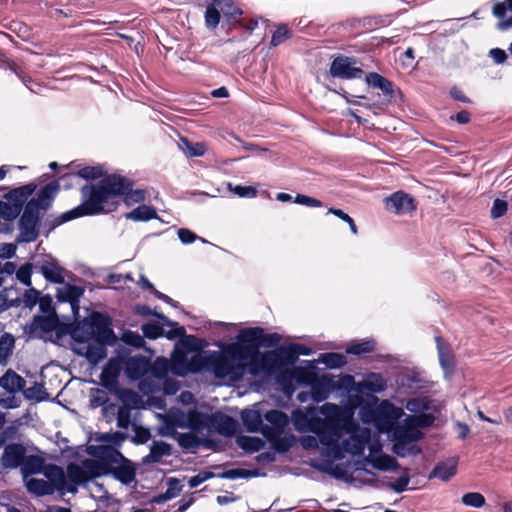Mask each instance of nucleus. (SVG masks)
<instances>
[{
	"instance_id": "nucleus-1",
	"label": "nucleus",
	"mask_w": 512,
	"mask_h": 512,
	"mask_svg": "<svg viewBox=\"0 0 512 512\" xmlns=\"http://www.w3.org/2000/svg\"><path fill=\"white\" fill-rule=\"evenodd\" d=\"M133 183L124 176L111 174L102 178L97 184H86L81 189L82 203L61 214L54 220V227L67 221L83 217L98 215L114 211L117 202L112 199L118 196L124 197L127 206L141 203L146 198L142 189H132Z\"/></svg>"
},
{
	"instance_id": "nucleus-2",
	"label": "nucleus",
	"mask_w": 512,
	"mask_h": 512,
	"mask_svg": "<svg viewBox=\"0 0 512 512\" xmlns=\"http://www.w3.org/2000/svg\"><path fill=\"white\" fill-rule=\"evenodd\" d=\"M320 412L326 418L312 417L308 421V429L319 437L321 443H329L338 436L340 430L352 431L356 423L344 415L342 408L333 403H325Z\"/></svg>"
},
{
	"instance_id": "nucleus-3",
	"label": "nucleus",
	"mask_w": 512,
	"mask_h": 512,
	"mask_svg": "<svg viewBox=\"0 0 512 512\" xmlns=\"http://www.w3.org/2000/svg\"><path fill=\"white\" fill-rule=\"evenodd\" d=\"M367 437L359 433V426L352 431L340 430L338 436L329 443H321L326 448V455L335 460L344 458L345 453L360 455L365 449Z\"/></svg>"
},
{
	"instance_id": "nucleus-4",
	"label": "nucleus",
	"mask_w": 512,
	"mask_h": 512,
	"mask_svg": "<svg viewBox=\"0 0 512 512\" xmlns=\"http://www.w3.org/2000/svg\"><path fill=\"white\" fill-rule=\"evenodd\" d=\"M296 356L292 344L280 346L262 354L260 359H252L249 364L250 373L258 374L260 371L272 374L284 366L293 365Z\"/></svg>"
},
{
	"instance_id": "nucleus-5",
	"label": "nucleus",
	"mask_w": 512,
	"mask_h": 512,
	"mask_svg": "<svg viewBox=\"0 0 512 512\" xmlns=\"http://www.w3.org/2000/svg\"><path fill=\"white\" fill-rule=\"evenodd\" d=\"M393 447L392 451L399 457H406L408 455H417L421 453V448L417 442L423 438V433L419 429H415L407 418L403 423L397 425L393 432Z\"/></svg>"
},
{
	"instance_id": "nucleus-6",
	"label": "nucleus",
	"mask_w": 512,
	"mask_h": 512,
	"mask_svg": "<svg viewBox=\"0 0 512 512\" xmlns=\"http://www.w3.org/2000/svg\"><path fill=\"white\" fill-rule=\"evenodd\" d=\"M245 365L235 362L225 352L210 351L209 372L216 378L238 379L242 376Z\"/></svg>"
},
{
	"instance_id": "nucleus-7",
	"label": "nucleus",
	"mask_w": 512,
	"mask_h": 512,
	"mask_svg": "<svg viewBox=\"0 0 512 512\" xmlns=\"http://www.w3.org/2000/svg\"><path fill=\"white\" fill-rule=\"evenodd\" d=\"M97 464L94 460L86 459L82 461V465L76 463L68 464L67 471V486H72L77 489L78 485L85 484L95 476H97Z\"/></svg>"
},
{
	"instance_id": "nucleus-8",
	"label": "nucleus",
	"mask_w": 512,
	"mask_h": 512,
	"mask_svg": "<svg viewBox=\"0 0 512 512\" xmlns=\"http://www.w3.org/2000/svg\"><path fill=\"white\" fill-rule=\"evenodd\" d=\"M87 320L94 342L114 343L115 334L110 327L111 320L107 315L100 312H93Z\"/></svg>"
},
{
	"instance_id": "nucleus-9",
	"label": "nucleus",
	"mask_w": 512,
	"mask_h": 512,
	"mask_svg": "<svg viewBox=\"0 0 512 512\" xmlns=\"http://www.w3.org/2000/svg\"><path fill=\"white\" fill-rule=\"evenodd\" d=\"M357 60L354 57L339 55L335 57L330 65L329 72L331 76L339 79H357L361 78L364 71L356 67Z\"/></svg>"
},
{
	"instance_id": "nucleus-10",
	"label": "nucleus",
	"mask_w": 512,
	"mask_h": 512,
	"mask_svg": "<svg viewBox=\"0 0 512 512\" xmlns=\"http://www.w3.org/2000/svg\"><path fill=\"white\" fill-rule=\"evenodd\" d=\"M39 214L32 211L30 207H24L23 213L19 220V235L16 239L17 243H30L35 241L39 236L38 231Z\"/></svg>"
},
{
	"instance_id": "nucleus-11",
	"label": "nucleus",
	"mask_w": 512,
	"mask_h": 512,
	"mask_svg": "<svg viewBox=\"0 0 512 512\" xmlns=\"http://www.w3.org/2000/svg\"><path fill=\"white\" fill-rule=\"evenodd\" d=\"M241 342L257 345L258 347L270 348L278 345L281 336L278 333H264L261 327H251L241 330L237 336Z\"/></svg>"
},
{
	"instance_id": "nucleus-12",
	"label": "nucleus",
	"mask_w": 512,
	"mask_h": 512,
	"mask_svg": "<svg viewBox=\"0 0 512 512\" xmlns=\"http://www.w3.org/2000/svg\"><path fill=\"white\" fill-rule=\"evenodd\" d=\"M105 458L111 463H120L113 469V475L121 483L130 484L135 480V468L119 451L116 449H110L106 453Z\"/></svg>"
},
{
	"instance_id": "nucleus-13",
	"label": "nucleus",
	"mask_w": 512,
	"mask_h": 512,
	"mask_svg": "<svg viewBox=\"0 0 512 512\" xmlns=\"http://www.w3.org/2000/svg\"><path fill=\"white\" fill-rule=\"evenodd\" d=\"M59 190V182L52 181L41 188L37 196L30 199L25 207H30L32 211L39 214L40 210H47L51 206Z\"/></svg>"
},
{
	"instance_id": "nucleus-14",
	"label": "nucleus",
	"mask_w": 512,
	"mask_h": 512,
	"mask_svg": "<svg viewBox=\"0 0 512 512\" xmlns=\"http://www.w3.org/2000/svg\"><path fill=\"white\" fill-rule=\"evenodd\" d=\"M34 268L51 283L62 284L64 282V269L58 264L56 259L51 256L37 260L34 263Z\"/></svg>"
},
{
	"instance_id": "nucleus-15",
	"label": "nucleus",
	"mask_w": 512,
	"mask_h": 512,
	"mask_svg": "<svg viewBox=\"0 0 512 512\" xmlns=\"http://www.w3.org/2000/svg\"><path fill=\"white\" fill-rule=\"evenodd\" d=\"M264 419L270 424L265 425L262 431L263 436L276 437L277 434H283L289 424V418L286 413L278 409H271L264 413Z\"/></svg>"
},
{
	"instance_id": "nucleus-16",
	"label": "nucleus",
	"mask_w": 512,
	"mask_h": 512,
	"mask_svg": "<svg viewBox=\"0 0 512 512\" xmlns=\"http://www.w3.org/2000/svg\"><path fill=\"white\" fill-rule=\"evenodd\" d=\"M385 207L395 214H407L416 209L413 197L403 191H397L384 199Z\"/></svg>"
},
{
	"instance_id": "nucleus-17",
	"label": "nucleus",
	"mask_w": 512,
	"mask_h": 512,
	"mask_svg": "<svg viewBox=\"0 0 512 512\" xmlns=\"http://www.w3.org/2000/svg\"><path fill=\"white\" fill-rule=\"evenodd\" d=\"M42 473L48 479L50 485H53L54 491H58L61 494L65 492L75 494L78 489L72 486H67V478L63 468L54 464L45 465Z\"/></svg>"
},
{
	"instance_id": "nucleus-18",
	"label": "nucleus",
	"mask_w": 512,
	"mask_h": 512,
	"mask_svg": "<svg viewBox=\"0 0 512 512\" xmlns=\"http://www.w3.org/2000/svg\"><path fill=\"white\" fill-rule=\"evenodd\" d=\"M492 14L498 19V30L507 31L512 28V0H494Z\"/></svg>"
},
{
	"instance_id": "nucleus-19",
	"label": "nucleus",
	"mask_w": 512,
	"mask_h": 512,
	"mask_svg": "<svg viewBox=\"0 0 512 512\" xmlns=\"http://www.w3.org/2000/svg\"><path fill=\"white\" fill-rule=\"evenodd\" d=\"M26 448L19 443L8 444L1 456V463L5 469H14L22 465Z\"/></svg>"
},
{
	"instance_id": "nucleus-20",
	"label": "nucleus",
	"mask_w": 512,
	"mask_h": 512,
	"mask_svg": "<svg viewBox=\"0 0 512 512\" xmlns=\"http://www.w3.org/2000/svg\"><path fill=\"white\" fill-rule=\"evenodd\" d=\"M236 421L223 413H213L210 416L209 431H215L223 436H232L236 432Z\"/></svg>"
},
{
	"instance_id": "nucleus-21",
	"label": "nucleus",
	"mask_w": 512,
	"mask_h": 512,
	"mask_svg": "<svg viewBox=\"0 0 512 512\" xmlns=\"http://www.w3.org/2000/svg\"><path fill=\"white\" fill-rule=\"evenodd\" d=\"M150 369V360L143 355H136L130 357L125 363L126 376L131 380H139L147 373Z\"/></svg>"
},
{
	"instance_id": "nucleus-22",
	"label": "nucleus",
	"mask_w": 512,
	"mask_h": 512,
	"mask_svg": "<svg viewBox=\"0 0 512 512\" xmlns=\"http://www.w3.org/2000/svg\"><path fill=\"white\" fill-rule=\"evenodd\" d=\"M227 344L223 349L233 361H244L252 358L257 352V345L241 342Z\"/></svg>"
},
{
	"instance_id": "nucleus-23",
	"label": "nucleus",
	"mask_w": 512,
	"mask_h": 512,
	"mask_svg": "<svg viewBox=\"0 0 512 512\" xmlns=\"http://www.w3.org/2000/svg\"><path fill=\"white\" fill-rule=\"evenodd\" d=\"M36 189L37 185L31 182L10 190L4 197L9 203L19 206V210L22 211L24 204H27L28 198L36 191Z\"/></svg>"
},
{
	"instance_id": "nucleus-24",
	"label": "nucleus",
	"mask_w": 512,
	"mask_h": 512,
	"mask_svg": "<svg viewBox=\"0 0 512 512\" xmlns=\"http://www.w3.org/2000/svg\"><path fill=\"white\" fill-rule=\"evenodd\" d=\"M108 343H86L81 348H76L75 351L78 355L86 357L92 364H98L107 355L105 345Z\"/></svg>"
},
{
	"instance_id": "nucleus-25",
	"label": "nucleus",
	"mask_w": 512,
	"mask_h": 512,
	"mask_svg": "<svg viewBox=\"0 0 512 512\" xmlns=\"http://www.w3.org/2000/svg\"><path fill=\"white\" fill-rule=\"evenodd\" d=\"M264 414L262 415L259 410L256 409H244L241 412V420L248 432L261 433L264 430L265 424H263Z\"/></svg>"
},
{
	"instance_id": "nucleus-26",
	"label": "nucleus",
	"mask_w": 512,
	"mask_h": 512,
	"mask_svg": "<svg viewBox=\"0 0 512 512\" xmlns=\"http://www.w3.org/2000/svg\"><path fill=\"white\" fill-rule=\"evenodd\" d=\"M365 81L369 86L380 89L388 100L395 97L394 84L382 75L370 72L366 75Z\"/></svg>"
},
{
	"instance_id": "nucleus-27",
	"label": "nucleus",
	"mask_w": 512,
	"mask_h": 512,
	"mask_svg": "<svg viewBox=\"0 0 512 512\" xmlns=\"http://www.w3.org/2000/svg\"><path fill=\"white\" fill-rule=\"evenodd\" d=\"M172 447L164 441H153L150 446V452L143 457V464H153L161 461L163 457L170 456Z\"/></svg>"
},
{
	"instance_id": "nucleus-28",
	"label": "nucleus",
	"mask_w": 512,
	"mask_h": 512,
	"mask_svg": "<svg viewBox=\"0 0 512 512\" xmlns=\"http://www.w3.org/2000/svg\"><path fill=\"white\" fill-rule=\"evenodd\" d=\"M457 471V460L449 458L446 461L439 462L429 474V478H438L442 481L451 479Z\"/></svg>"
},
{
	"instance_id": "nucleus-29",
	"label": "nucleus",
	"mask_w": 512,
	"mask_h": 512,
	"mask_svg": "<svg viewBox=\"0 0 512 512\" xmlns=\"http://www.w3.org/2000/svg\"><path fill=\"white\" fill-rule=\"evenodd\" d=\"M84 289L80 286L67 284L63 289L58 292V300L61 302L70 303L73 310L79 309V301L83 296Z\"/></svg>"
},
{
	"instance_id": "nucleus-30",
	"label": "nucleus",
	"mask_w": 512,
	"mask_h": 512,
	"mask_svg": "<svg viewBox=\"0 0 512 512\" xmlns=\"http://www.w3.org/2000/svg\"><path fill=\"white\" fill-rule=\"evenodd\" d=\"M25 385L26 380L11 369L0 378V386L10 393L22 391Z\"/></svg>"
},
{
	"instance_id": "nucleus-31",
	"label": "nucleus",
	"mask_w": 512,
	"mask_h": 512,
	"mask_svg": "<svg viewBox=\"0 0 512 512\" xmlns=\"http://www.w3.org/2000/svg\"><path fill=\"white\" fill-rule=\"evenodd\" d=\"M27 491L36 497L52 495L54 491L53 485H50L47 480L38 478L24 479Z\"/></svg>"
},
{
	"instance_id": "nucleus-32",
	"label": "nucleus",
	"mask_w": 512,
	"mask_h": 512,
	"mask_svg": "<svg viewBox=\"0 0 512 512\" xmlns=\"http://www.w3.org/2000/svg\"><path fill=\"white\" fill-rule=\"evenodd\" d=\"M45 467V461L41 456L28 455L24 456V460L21 465V471L23 479L28 478L29 475L42 473Z\"/></svg>"
},
{
	"instance_id": "nucleus-33",
	"label": "nucleus",
	"mask_w": 512,
	"mask_h": 512,
	"mask_svg": "<svg viewBox=\"0 0 512 512\" xmlns=\"http://www.w3.org/2000/svg\"><path fill=\"white\" fill-rule=\"evenodd\" d=\"M120 367L117 362L109 360L100 374L101 383L107 387H113L117 383Z\"/></svg>"
},
{
	"instance_id": "nucleus-34",
	"label": "nucleus",
	"mask_w": 512,
	"mask_h": 512,
	"mask_svg": "<svg viewBox=\"0 0 512 512\" xmlns=\"http://www.w3.org/2000/svg\"><path fill=\"white\" fill-rule=\"evenodd\" d=\"M70 336L75 342L83 345L88 343L90 340H93L87 318L76 323L71 328Z\"/></svg>"
},
{
	"instance_id": "nucleus-35",
	"label": "nucleus",
	"mask_w": 512,
	"mask_h": 512,
	"mask_svg": "<svg viewBox=\"0 0 512 512\" xmlns=\"http://www.w3.org/2000/svg\"><path fill=\"white\" fill-rule=\"evenodd\" d=\"M124 217L135 222L149 221L157 218V212L151 206L140 205L132 211L125 213Z\"/></svg>"
},
{
	"instance_id": "nucleus-36",
	"label": "nucleus",
	"mask_w": 512,
	"mask_h": 512,
	"mask_svg": "<svg viewBox=\"0 0 512 512\" xmlns=\"http://www.w3.org/2000/svg\"><path fill=\"white\" fill-rule=\"evenodd\" d=\"M362 387L373 393L383 392L387 388V381L380 373H369L362 381Z\"/></svg>"
},
{
	"instance_id": "nucleus-37",
	"label": "nucleus",
	"mask_w": 512,
	"mask_h": 512,
	"mask_svg": "<svg viewBox=\"0 0 512 512\" xmlns=\"http://www.w3.org/2000/svg\"><path fill=\"white\" fill-rule=\"evenodd\" d=\"M211 414L199 412V411H190L187 415V421L189 427L193 431L200 432L204 429H209V421Z\"/></svg>"
},
{
	"instance_id": "nucleus-38",
	"label": "nucleus",
	"mask_w": 512,
	"mask_h": 512,
	"mask_svg": "<svg viewBox=\"0 0 512 512\" xmlns=\"http://www.w3.org/2000/svg\"><path fill=\"white\" fill-rule=\"evenodd\" d=\"M209 359L210 351L205 354H195L187 361L186 370L191 373L209 372Z\"/></svg>"
},
{
	"instance_id": "nucleus-39",
	"label": "nucleus",
	"mask_w": 512,
	"mask_h": 512,
	"mask_svg": "<svg viewBox=\"0 0 512 512\" xmlns=\"http://www.w3.org/2000/svg\"><path fill=\"white\" fill-rule=\"evenodd\" d=\"M371 465L381 471H392L399 468L398 461L391 455L388 454H380L378 456H374L371 459H368Z\"/></svg>"
},
{
	"instance_id": "nucleus-40",
	"label": "nucleus",
	"mask_w": 512,
	"mask_h": 512,
	"mask_svg": "<svg viewBox=\"0 0 512 512\" xmlns=\"http://www.w3.org/2000/svg\"><path fill=\"white\" fill-rule=\"evenodd\" d=\"M317 362L330 369L342 368L346 365L347 359L341 353L327 352L319 355Z\"/></svg>"
},
{
	"instance_id": "nucleus-41",
	"label": "nucleus",
	"mask_w": 512,
	"mask_h": 512,
	"mask_svg": "<svg viewBox=\"0 0 512 512\" xmlns=\"http://www.w3.org/2000/svg\"><path fill=\"white\" fill-rule=\"evenodd\" d=\"M213 3H210L206 6L204 19H205V26L209 30H215L217 26L219 25L221 15L219 10L215 7L214 3L218 0H212Z\"/></svg>"
},
{
	"instance_id": "nucleus-42",
	"label": "nucleus",
	"mask_w": 512,
	"mask_h": 512,
	"mask_svg": "<svg viewBox=\"0 0 512 512\" xmlns=\"http://www.w3.org/2000/svg\"><path fill=\"white\" fill-rule=\"evenodd\" d=\"M237 443L243 450L250 453L258 452L265 446V443L262 439L252 436L239 437Z\"/></svg>"
},
{
	"instance_id": "nucleus-43",
	"label": "nucleus",
	"mask_w": 512,
	"mask_h": 512,
	"mask_svg": "<svg viewBox=\"0 0 512 512\" xmlns=\"http://www.w3.org/2000/svg\"><path fill=\"white\" fill-rule=\"evenodd\" d=\"M131 414L132 407L128 404L124 403L119 406L116 415L117 427L124 430H127L130 426L133 427L134 423L131 421Z\"/></svg>"
},
{
	"instance_id": "nucleus-44",
	"label": "nucleus",
	"mask_w": 512,
	"mask_h": 512,
	"mask_svg": "<svg viewBox=\"0 0 512 512\" xmlns=\"http://www.w3.org/2000/svg\"><path fill=\"white\" fill-rule=\"evenodd\" d=\"M56 326L57 320L49 316H35L31 324L33 330H41L45 333L52 332Z\"/></svg>"
},
{
	"instance_id": "nucleus-45",
	"label": "nucleus",
	"mask_w": 512,
	"mask_h": 512,
	"mask_svg": "<svg viewBox=\"0 0 512 512\" xmlns=\"http://www.w3.org/2000/svg\"><path fill=\"white\" fill-rule=\"evenodd\" d=\"M177 442L181 448L192 451L198 449L201 445L199 437L190 432L178 434Z\"/></svg>"
},
{
	"instance_id": "nucleus-46",
	"label": "nucleus",
	"mask_w": 512,
	"mask_h": 512,
	"mask_svg": "<svg viewBox=\"0 0 512 512\" xmlns=\"http://www.w3.org/2000/svg\"><path fill=\"white\" fill-rule=\"evenodd\" d=\"M169 372V362L166 358L159 357L157 358L154 363L150 362V369L149 373L158 378L163 379L167 376Z\"/></svg>"
},
{
	"instance_id": "nucleus-47",
	"label": "nucleus",
	"mask_w": 512,
	"mask_h": 512,
	"mask_svg": "<svg viewBox=\"0 0 512 512\" xmlns=\"http://www.w3.org/2000/svg\"><path fill=\"white\" fill-rule=\"evenodd\" d=\"M184 154L188 157L203 156L207 150L206 145L202 142H190L187 139H182Z\"/></svg>"
},
{
	"instance_id": "nucleus-48",
	"label": "nucleus",
	"mask_w": 512,
	"mask_h": 512,
	"mask_svg": "<svg viewBox=\"0 0 512 512\" xmlns=\"http://www.w3.org/2000/svg\"><path fill=\"white\" fill-rule=\"evenodd\" d=\"M273 446V448L281 453L287 452L293 445V437L282 436L277 434L276 437L264 436Z\"/></svg>"
},
{
	"instance_id": "nucleus-49",
	"label": "nucleus",
	"mask_w": 512,
	"mask_h": 512,
	"mask_svg": "<svg viewBox=\"0 0 512 512\" xmlns=\"http://www.w3.org/2000/svg\"><path fill=\"white\" fill-rule=\"evenodd\" d=\"M109 396L108 393L99 388H93L90 390L89 402L90 407L95 409L97 407H103L108 404Z\"/></svg>"
},
{
	"instance_id": "nucleus-50",
	"label": "nucleus",
	"mask_w": 512,
	"mask_h": 512,
	"mask_svg": "<svg viewBox=\"0 0 512 512\" xmlns=\"http://www.w3.org/2000/svg\"><path fill=\"white\" fill-rule=\"evenodd\" d=\"M375 345L376 343L374 340H365L361 343L353 344L347 347L346 353L352 355L368 354L374 351Z\"/></svg>"
},
{
	"instance_id": "nucleus-51",
	"label": "nucleus",
	"mask_w": 512,
	"mask_h": 512,
	"mask_svg": "<svg viewBox=\"0 0 512 512\" xmlns=\"http://www.w3.org/2000/svg\"><path fill=\"white\" fill-rule=\"evenodd\" d=\"M257 470H246V469H229L220 474L221 478L225 479H238V478H249L252 476H257Z\"/></svg>"
},
{
	"instance_id": "nucleus-52",
	"label": "nucleus",
	"mask_w": 512,
	"mask_h": 512,
	"mask_svg": "<svg viewBox=\"0 0 512 512\" xmlns=\"http://www.w3.org/2000/svg\"><path fill=\"white\" fill-rule=\"evenodd\" d=\"M329 396V390L326 385L320 382L313 383L311 386L310 398L319 403L326 400Z\"/></svg>"
},
{
	"instance_id": "nucleus-53",
	"label": "nucleus",
	"mask_w": 512,
	"mask_h": 512,
	"mask_svg": "<svg viewBox=\"0 0 512 512\" xmlns=\"http://www.w3.org/2000/svg\"><path fill=\"white\" fill-rule=\"evenodd\" d=\"M34 268V264L26 263L16 270V278L23 285L30 287L32 285L31 275Z\"/></svg>"
},
{
	"instance_id": "nucleus-54",
	"label": "nucleus",
	"mask_w": 512,
	"mask_h": 512,
	"mask_svg": "<svg viewBox=\"0 0 512 512\" xmlns=\"http://www.w3.org/2000/svg\"><path fill=\"white\" fill-rule=\"evenodd\" d=\"M462 503L469 507L481 508L485 504V498L478 492H469L462 496Z\"/></svg>"
},
{
	"instance_id": "nucleus-55",
	"label": "nucleus",
	"mask_w": 512,
	"mask_h": 512,
	"mask_svg": "<svg viewBox=\"0 0 512 512\" xmlns=\"http://www.w3.org/2000/svg\"><path fill=\"white\" fill-rule=\"evenodd\" d=\"M21 211L19 210V206L13 205L8 201H3L0 210V217L7 221H12L16 219L20 215Z\"/></svg>"
},
{
	"instance_id": "nucleus-56",
	"label": "nucleus",
	"mask_w": 512,
	"mask_h": 512,
	"mask_svg": "<svg viewBox=\"0 0 512 512\" xmlns=\"http://www.w3.org/2000/svg\"><path fill=\"white\" fill-rule=\"evenodd\" d=\"M406 418L411 424H413L415 429L429 427L434 422V417L429 414L410 415Z\"/></svg>"
},
{
	"instance_id": "nucleus-57",
	"label": "nucleus",
	"mask_w": 512,
	"mask_h": 512,
	"mask_svg": "<svg viewBox=\"0 0 512 512\" xmlns=\"http://www.w3.org/2000/svg\"><path fill=\"white\" fill-rule=\"evenodd\" d=\"M142 332L143 335L149 339H157L164 335L163 327L155 322L143 324Z\"/></svg>"
},
{
	"instance_id": "nucleus-58",
	"label": "nucleus",
	"mask_w": 512,
	"mask_h": 512,
	"mask_svg": "<svg viewBox=\"0 0 512 512\" xmlns=\"http://www.w3.org/2000/svg\"><path fill=\"white\" fill-rule=\"evenodd\" d=\"M104 171L101 166H86L81 168L76 174L78 177L87 180H94L102 177Z\"/></svg>"
},
{
	"instance_id": "nucleus-59",
	"label": "nucleus",
	"mask_w": 512,
	"mask_h": 512,
	"mask_svg": "<svg viewBox=\"0 0 512 512\" xmlns=\"http://www.w3.org/2000/svg\"><path fill=\"white\" fill-rule=\"evenodd\" d=\"M168 483L169 487L163 495L159 496V498L157 499L158 503L174 498L178 496V494L180 493L181 487L179 486V481L177 479L171 478L169 479Z\"/></svg>"
},
{
	"instance_id": "nucleus-60",
	"label": "nucleus",
	"mask_w": 512,
	"mask_h": 512,
	"mask_svg": "<svg viewBox=\"0 0 512 512\" xmlns=\"http://www.w3.org/2000/svg\"><path fill=\"white\" fill-rule=\"evenodd\" d=\"M409 482V471L405 469L404 473L395 482L389 484V487L396 493H402L407 489Z\"/></svg>"
},
{
	"instance_id": "nucleus-61",
	"label": "nucleus",
	"mask_w": 512,
	"mask_h": 512,
	"mask_svg": "<svg viewBox=\"0 0 512 512\" xmlns=\"http://www.w3.org/2000/svg\"><path fill=\"white\" fill-rule=\"evenodd\" d=\"M290 36H291V32H290V30L288 29L287 26H285V25L279 26L274 31V33L272 35L271 45L274 46V47L278 46L281 43H283L285 40L290 38Z\"/></svg>"
},
{
	"instance_id": "nucleus-62",
	"label": "nucleus",
	"mask_w": 512,
	"mask_h": 512,
	"mask_svg": "<svg viewBox=\"0 0 512 512\" xmlns=\"http://www.w3.org/2000/svg\"><path fill=\"white\" fill-rule=\"evenodd\" d=\"M328 213L333 214L336 217L340 218L341 220L344 221V223H348L351 232L353 234H355V235L357 234V226H356L354 220L347 213H345L343 210L336 209V208H330L328 210Z\"/></svg>"
},
{
	"instance_id": "nucleus-63",
	"label": "nucleus",
	"mask_w": 512,
	"mask_h": 512,
	"mask_svg": "<svg viewBox=\"0 0 512 512\" xmlns=\"http://www.w3.org/2000/svg\"><path fill=\"white\" fill-rule=\"evenodd\" d=\"M40 297V292L34 288H30L27 291H25L23 295V304L25 307L33 308Z\"/></svg>"
},
{
	"instance_id": "nucleus-64",
	"label": "nucleus",
	"mask_w": 512,
	"mask_h": 512,
	"mask_svg": "<svg viewBox=\"0 0 512 512\" xmlns=\"http://www.w3.org/2000/svg\"><path fill=\"white\" fill-rule=\"evenodd\" d=\"M230 189L239 197L254 198L257 196V190L252 186L237 185L234 188L229 185Z\"/></svg>"
}]
</instances>
